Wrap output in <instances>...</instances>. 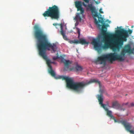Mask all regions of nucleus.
Returning <instances> with one entry per match:
<instances>
[{
	"instance_id": "nucleus-1",
	"label": "nucleus",
	"mask_w": 134,
	"mask_h": 134,
	"mask_svg": "<svg viewBox=\"0 0 134 134\" xmlns=\"http://www.w3.org/2000/svg\"><path fill=\"white\" fill-rule=\"evenodd\" d=\"M34 28V35L37 41V46L39 54L46 61V63L49 67L48 72L52 76L56 79H62L63 80H65L66 82L67 86L78 93L81 92L85 86L92 83H98L100 87V82L94 79L91 80L87 83H85L83 82H75L72 78H69L68 77L63 76H56L51 65V63L54 64L55 63L51 62L50 60L48 59L46 54V50H50V48H51L54 52L57 49L56 45L54 43L52 44L48 41L47 36L44 34L43 31L38 25H35Z\"/></svg>"
},
{
	"instance_id": "nucleus-2",
	"label": "nucleus",
	"mask_w": 134,
	"mask_h": 134,
	"mask_svg": "<svg viewBox=\"0 0 134 134\" xmlns=\"http://www.w3.org/2000/svg\"><path fill=\"white\" fill-rule=\"evenodd\" d=\"M101 23L102 24L101 26H102L101 34L98 36L96 39L93 38L92 41V43L93 45L94 48L98 51L102 49H105L109 48L112 49L114 51H118L114 40L107 38H110L113 36V35L107 31V27L109 25L105 24L103 18V22ZM97 25L99 27L100 26Z\"/></svg>"
},
{
	"instance_id": "nucleus-3",
	"label": "nucleus",
	"mask_w": 134,
	"mask_h": 134,
	"mask_svg": "<svg viewBox=\"0 0 134 134\" xmlns=\"http://www.w3.org/2000/svg\"><path fill=\"white\" fill-rule=\"evenodd\" d=\"M134 52V48H131L130 44L125 45L122 48L120 54L116 53H111L107 55H102L97 58V61L99 62L100 64L105 65L106 60H108L110 62L118 60L123 61L125 59L124 57L126 53L129 54Z\"/></svg>"
},
{
	"instance_id": "nucleus-4",
	"label": "nucleus",
	"mask_w": 134,
	"mask_h": 134,
	"mask_svg": "<svg viewBox=\"0 0 134 134\" xmlns=\"http://www.w3.org/2000/svg\"><path fill=\"white\" fill-rule=\"evenodd\" d=\"M75 7L77 8V11H80L81 14L83 13L84 10L82 7V5L85 7H87V10H90L92 14L94 20L95 24L99 26H101V25L99 24V23H102L103 22V18L101 17V15L100 14H98L95 7L92 6V4H88L87 5L84 2L81 1H77L75 2Z\"/></svg>"
},
{
	"instance_id": "nucleus-5",
	"label": "nucleus",
	"mask_w": 134,
	"mask_h": 134,
	"mask_svg": "<svg viewBox=\"0 0 134 134\" xmlns=\"http://www.w3.org/2000/svg\"><path fill=\"white\" fill-rule=\"evenodd\" d=\"M115 36L118 37L114 39L118 51H119L123 44L124 41H126L129 37L127 31L124 29L116 31Z\"/></svg>"
},
{
	"instance_id": "nucleus-6",
	"label": "nucleus",
	"mask_w": 134,
	"mask_h": 134,
	"mask_svg": "<svg viewBox=\"0 0 134 134\" xmlns=\"http://www.w3.org/2000/svg\"><path fill=\"white\" fill-rule=\"evenodd\" d=\"M59 9L58 7L54 5L52 7H49L48 9L43 14L44 17H50L52 19L58 20L60 17Z\"/></svg>"
},
{
	"instance_id": "nucleus-7",
	"label": "nucleus",
	"mask_w": 134,
	"mask_h": 134,
	"mask_svg": "<svg viewBox=\"0 0 134 134\" xmlns=\"http://www.w3.org/2000/svg\"><path fill=\"white\" fill-rule=\"evenodd\" d=\"M111 119L114 120L115 122H118L119 123L121 124L124 126L126 130L129 132L131 134H134V131L131 130L132 128V126L130 123L125 120L118 121L115 119L114 116Z\"/></svg>"
},
{
	"instance_id": "nucleus-8",
	"label": "nucleus",
	"mask_w": 134,
	"mask_h": 134,
	"mask_svg": "<svg viewBox=\"0 0 134 134\" xmlns=\"http://www.w3.org/2000/svg\"><path fill=\"white\" fill-rule=\"evenodd\" d=\"M61 62L64 64L65 66L64 70H68L69 68V65L72 63V62L69 60H66L63 58H61Z\"/></svg>"
},
{
	"instance_id": "nucleus-9",
	"label": "nucleus",
	"mask_w": 134,
	"mask_h": 134,
	"mask_svg": "<svg viewBox=\"0 0 134 134\" xmlns=\"http://www.w3.org/2000/svg\"><path fill=\"white\" fill-rule=\"evenodd\" d=\"M76 66L75 68L72 67L70 69V71L74 70L76 72H77L79 71H81L82 70V67L78 65L77 63H76Z\"/></svg>"
},
{
	"instance_id": "nucleus-10",
	"label": "nucleus",
	"mask_w": 134,
	"mask_h": 134,
	"mask_svg": "<svg viewBox=\"0 0 134 134\" xmlns=\"http://www.w3.org/2000/svg\"><path fill=\"white\" fill-rule=\"evenodd\" d=\"M60 28V32L61 34L62 35L63 38L65 40H68V38L65 35L64 31L63 30V25L62 24L59 25Z\"/></svg>"
},
{
	"instance_id": "nucleus-11",
	"label": "nucleus",
	"mask_w": 134,
	"mask_h": 134,
	"mask_svg": "<svg viewBox=\"0 0 134 134\" xmlns=\"http://www.w3.org/2000/svg\"><path fill=\"white\" fill-rule=\"evenodd\" d=\"M102 95H98V99L99 102V104L101 105L102 107L103 108L105 107V105L103 104V99L102 97Z\"/></svg>"
},
{
	"instance_id": "nucleus-12",
	"label": "nucleus",
	"mask_w": 134,
	"mask_h": 134,
	"mask_svg": "<svg viewBox=\"0 0 134 134\" xmlns=\"http://www.w3.org/2000/svg\"><path fill=\"white\" fill-rule=\"evenodd\" d=\"M107 112V115L110 117L111 119L113 118V116L112 115V112L110 110H108V109L105 107L103 108Z\"/></svg>"
},
{
	"instance_id": "nucleus-13",
	"label": "nucleus",
	"mask_w": 134,
	"mask_h": 134,
	"mask_svg": "<svg viewBox=\"0 0 134 134\" xmlns=\"http://www.w3.org/2000/svg\"><path fill=\"white\" fill-rule=\"evenodd\" d=\"M120 107V105L117 101L113 102L112 103V106L110 107L115 108L116 107Z\"/></svg>"
},
{
	"instance_id": "nucleus-14",
	"label": "nucleus",
	"mask_w": 134,
	"mask_h": 134,
	"mask_svg": "<svg viewBox=\"0 0 134 134\" xmlns=\"http://www.w3.org/2000/svg\"><path fill=\"white\" fill-rule=\"evenodd\" d=\"M80 43L82 45L83 44H88L89 43V42H87L85 40L82 39H80Z\"/></svg>"
},
{
	"instance_id": "nucleus-15",
	"label": "nucleus",
	"mask_w": 134,
	"mask_h": 134,
	"mask_svg": "<svg viewBox=\"0 0 134 134\" xmlns=\"http://www.w3.org/2000/svg\"><path fill=\"white\" fill-rule=\"evenodd\" d=\"M80 39L79 40H74V41H72L71 42V43H80Z\"/></svg>"
},
{
	"instance_id": "nucleus-16",
	"label": "nucleus",
	"mask_w": 134,
	"mask_h": 134,
	"mask_svg": "<svg viewBox=\"0 0 134 134\" xmlns=\"http://www.w3.org/2000/svg\"><path fill=\"white\" fill-rule=\"evenodd\" d=\"M76 29H77V33H78V37L79 38V37L80 36V29L78 28H77V27L76 28Z\"/></svg>"
},
{
	"instance_id": "nucleus-17",
	"label": "nucleus",
	"mask_w": 134,
	"mask_h": 134,
	"mask_svg": "<svg viewBox=\"0 0 134 134\" xmlns=\"http://www.w3.org/2000/svg\"><path fill=\"white\" fill-rule=\"evenodd\" d=\"M79 13H78L76 15V16L75 17V18L76 19H79L80 20L81 19V18L79 16Z\"/></svg>"
},
{
	"instance_id": "nucleus-18",
	"label": "nucleus",
	"mask_w": 134,
	"mask_h": 134,
	"mask_svg": "<svg viewBox=\"0 0 134 134\" xmlns=\"http://www.w3.org/2000/svg\"><path fill=\"white\" fill-rule=\"evenodd\" d=\"M59 58L58 55L56 57H54L53 58V59L54 60H55Z\"/></svg>"
},
{
	"instance_id": "nucleus-19",
	"label": "nucleus",
	"mask_w": 134,
	"mask_h": 134,
	"mask_svg": "<svg viewBox=\"0 0 134 134\" xmlns=\"http://www.w3.org/2000/svg\"><path fill=\"white\" fill-rule=\"evenodd\" d=\"M127 33L129 32V34H131L132 32V30H128V31H127Z\"/></svg>"
},
{
	"instance_id": "nucleus-20",
	"label": "nucleus",
	"mask_w": 134,
	"mask_h": 134,
	"mask_svg": "<svg viewBox=\"0 0 134 134\" xmlns=\"http://www.w3.org/2000/svg\"><path fill=\"white\" fill-rule=\"evenodd\" d=\"M62 24L61 23L60 24H57L54 23V24H53V25H54V26H56L57 25H58L60 26V25H59L60 24Z\"/></svg>"
},
{
	"instance_id": "nucleus-21",
	"label": "nucleus",
	"mask_w": 134,
	"mask_h": 134,
	"mask_svg": "<svg viewBox=\"0 0 134 134\" xmlns=\"http://www.w3.org/2000/svg\"><path fill=\"white\" fill-rule=\"evenodd\" d=\"M83 1H84L85 2L87 3H88L89 2V0H83Z\"/></svg>"
},
{
	"instance_id": "nucleus-22",
	"label": "nucleus",
	"mask_w": 134,
	"mask_h": 134,
	"mask_svg": "<svg viewBox=\"0 0 134 134\" xmlns=\"http://www.w3.org/2000/svg\"><path fill=\"white\" fill-rule=\"evenodd\" d=\"M102 9H100L99 10V12H100V13H103V12H102Z\"/></svg>"
},
{
	"instance_id": "nucleus-23",
	"label": "nucleus",
	"mask_w": 134,
	"mask_h": 134,
	"mask_svg": "<svg viewBox=\"0 0 134 134\" xmlns=\"http://www.w3.org/2000/svg\"><path fill=\"white\" fill-rule=\"evenodd\" d=\"M120 110H123L124 111L125 110V108H123V109L121 108V109H120Z\"/></svg>"
},
{
	"instance_id": "nucleus-24",
	"label": "nucleus",
	"mask_w": 134,
	"mask_h": 134,
	"mask_svg": "<svg viewBox=\"0 0 134 134\" xmlns=\"http://www.w3.org/2000/svg\"><path fill=\"white\" fill-rule=\"evenodd\" d=\"M131 105L132 106H134V104L132 103L131 104Z\"/></svg>"
},
{
	"instance_id": "nucleus-25",
	"label": "nucleus",
	"mask_w": 134,
	"mask_h": 134,
	"mask_svg": "<svg viewBox=\"0 0 134 134\" xmlns=\"http://www.w3.org/2000/svg\"><path fill=\"white\" fill-rule=\"evenodd\" d=\"M127 104H128V103H125V105H127Z\"/></svg>"
},
{
	"instance_id": "nucleus-26",
	"label": "nucleus",
	"mask_w": 134,
	"mask_h": 134,
	"mask_svg": "<svg viewBox=\"0 0 134 134\" xmlns=\"http://www.w3.org/2000/svg\"><path fill=\"white\" fill-rule=\"evenodd\" d=\"M133 26H131V28H133Z\"/></svg>"
}]
</instances>
